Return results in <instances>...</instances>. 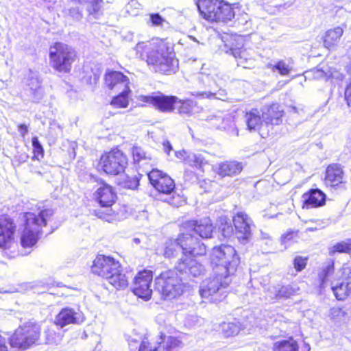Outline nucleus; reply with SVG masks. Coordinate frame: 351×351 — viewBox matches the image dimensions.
<instances>
[{"label":"nucleus","instance_id":"1","mask_svg":"<svg viewBox=\"0 0 351 351\" xmlns=\"http://www.w3.org/2000/svg\"><path fill=\"white\" fill-rule=\"evenodd\" d=\"M179 233L176 238L169 239L165 243L162 254L166 258H175L178 256V249L183 256H188L195 261L207 254V246L195 237L196 234L202 239L213 237L215 227L208 218L187 219L178 225Z\"/></svg>","mask_w":351,"mask_h":351},{"label":"nucleus","instance_id":"2","mask_svg":"<svg viewBox=\"0 0 351 351\" xmlns=\"http://www.w3.org/2000/svg\"><path fill=\"white\" fill-rule=\"evenodd\" d=\"M135 56L154 73L171 75L179 69L175 45L167 38L153 37L138 42L134 47Z\"/></svg>","mask_w":351,"mask_h":351},{"label":"nucleus","instance_id":"3","mask_svg":"<svg viewBox=\"0 0 351 351\" xmlns=\"http://www.w3.org/2000/svg\"><path fill=\"white\" fill-rule=\"evenodd\" d=\"M202 272V264L182 256L173 267L161 271L155 278V289L163 300L176 298L182 293L184 287L181 275L197 277Z\"/></svg>","mask_w":351,"mask_h":351},{"label":"nucleus","instance_id":"4","mask_svg":"<svg viewBox=\"0 0 351 351\" xmlns=\"http://www.w3.org/2000/svg\"><path fill=\"white\" fill-rule=\"evenodd\" d=\"M53 215V210L45 206L38 207L37 214L30 211L23 213V228L20 234L22 247L30 248L37 243L43 233V228L47 226Z\"/></svg>","mask_w":351,"mask_h":351},{"label":"nucleus","instance_id":"5","mask_svg":"<svg viewBox=\"0 0 351 351\" xmlns=\"http://www.w3.org/2000/svg\"><path fill=\"white\" fill-rule=\"evenodd\" d=\"M241 258L236 249L228 244L214 246L209 254V265L213 273L223 278L234 275L240 265Z\"/></svg>","mask_w":351,"mask_h":351},{"label":"nucleus","instance_id":"6","mask_svg":"<svg viewBox=\"0 0 351 351\" xmlns=\"http://www.w3.org/2000/svg\"><path fill=\"white\" fill-rule=\"evenodd\" d=\"M196 5L202 18L210 23L232 22L239 8L237 4L226 0H197Z\"/></svg>","mask_w":351,"mask_h":351},{"label":"nucleus","instance_id":"7","mask_svg":"<svg viewBox=\"0 0 351 351\" xmlns=\"http://www.w3.org/2000/svg\"><path fill=\"white\" fill-rule=\"evenodd\" d=\"M147 177L150 184L159 194L169 195L165 202L175 207L185 203V197L177 193L175 181L167 173L158 169H152Z\"/></svg>","mask_w":351,"mask_h":351},{"label":"nucleus","instance_id":"8","mask_svg":"<svg viewBox=\"0 0 351 351\" xmlns=\"http://www.w3.org/2000/svg\"><path fill=\"white\" fill-rule=\"evenodd\" d=\"M49 64L59 73H69L73 63L78 60L76 50L60 41L54 42L49 48Z\"/></svg>","mask_w":351,"mask_h":351},{"label":"nucleus","instance_id":"9","mask_svg":"<svg viewBox=\"0 0 351 351\" xmlns=\"http://www.w3.org/2000/svg\"><path fill=\"white\" fill-rule=\"evenodd\" d=\"M128 157L119 146L103 152L97 162L99 172L116 176L123 173L128 166Z\"/></svg>","mask_w":351,"mask_h":351},{"label":"nucleus","instance_id":"10","mask_svg":"<svg viewBox=\"0 0 351 351\" xmlns=\"http://www.w3.org/2000/svg\"><path fill=\"white\" fill-rule=\"evenodd\" d=\"M101 185L94 193V199L101 208L106 210H95V214L98 217L108 222L113 221L117 215L112 206L117 200V194L114 186L105 181L101 182Z\"/></svg>","mask_w":351,"mask_h":351},{"label":"nucleus","instance_id":"11","mask_svg":"<svg viewBox=\"0 0 351 351\" xmlns=\"http://www.w3.org/2000/svg\"><path fill=\"white\" fill-rule=\"evenodd\" d=\"M40 327L36 324H25L18 327L9 338L11 348L24 351L34 345L40 337Z\"/></svg>","mask_w":351,"mask_h":351},{"label":"nucleus","instance_id":"12","mask_svg":"<svg viewBox=\"0 0 351 351\" xmlns=\"http://www.w3.org/2000/svg\"><path fill=\"white\" fill-rule=\"evenodd\" d=\"M137 101L142 107L151 106L160 112L169 113L176 108L177 96L165 95L160 91L153 95H140Z\"/></svg>","mask_w":351,"mask_h":351},{"label":"nucleus","instance_id":"13","mask_svg":"<svg viewBox=\"0 0 351 351\" xmlns=\"http://www.w3.org/2000/svg\"><path fill=\"white\" fill-rule=\"evenodd\" d=\"M154 274L150 269L138 271L133 279L132 291L137 297L147 301L152 295V284Z\"/></svg>","mask_w":351,"mask_h":351},{"label":"nucleus","instance_id":"14","mask_svg":"<svg viewBox=\"0 0 351 351\" xmlns=\"http://www.w3.org/2000/svg\"><path fill=\"white\" fill-rule=\"evenodd\" d=\"M17 225L10 215L0 214V249H10L15 243Z\"/></svg>","mask_w":351,"mask_h":351},{"label":"nucleus","instance_id":"15","mask_svg":"<svg viewBox=\"0 0 351 351\" xmlns=\"http://www.w3.org/2000/svg\"><path fill=\"white\" fill-rule=\"evenodd\" d=\"M121 265V263L119 260L111 256L97 254L93 261L91 272L103 279H106L117 268H119Z\"/></svg>","mask_w":351,"mask_h":351},{"label":"nucleus","instance_id":"16","mask_svg":"<svg viewBox=\"0 0 351 351\" xmlns=\"http://www.w3.org/2000/svg\"><path fill=\"white\" fill-rule=\"evenodd\" d=\"M323 182L326 188L338 189L347 183L343 167L338 163L329 164L325 170Z\"/></svg>","mask_w":351,"mask_h":351},{"label":"nucleus","instance_id":"17","mask_svg":"<svg viewBox=\"0 0 351 351\" xmlns=\"http://www.w3.org/2000/svg\"><path fill=\"white\" fill-rule=\"evenodd\" d=\"M252 219L247 213L237 212L232 217V224L234 228V236L240 243L247 241L252 236Z\"/></svg>","mask_w":351,"mask_h":351},{"label":"nucleus","instance_id":"18","mask_svg":"<svg viewBox=\"0 0 351 351\" xmlns=\"http://www.w3.org/2000/svg\"><path fill=\"white\" fill-rule=\"evenodd\" d=\"M228 278H223L219 273H213V276L208 278L205 285L201 287L199 290L201 297L215 301V300L213 297L217 293L219 289L228 287L230 281Z\"/></svg>","mask_w":351,"mask_h":351},{"label":"nucleus","instance_id":"19","mask_svg":"<svg viewBox=\"0 0 351 351\" xmlns=\"http://www.w3.org/2000/svg\"><path fill=\"white\" fill-rule=\"evenodd\" d=\"M84 319L82 312L75 311L69 307L62 308L56 315L54 324L60 328H63L70 324H80Z\"/></svg>","mask_w":351,"mask_h":351},{"label":"nucleus","instance_id":"20","mask_svg":"<svg viewBox=\"0 0 351 351\" xmlns=\"http://www.w3.org/2000/svg\"><path fill=\"white\" fill-rule=\"evenodd\" d=\"M302 208L311 209L322 207L326 202V195L319 189H310L302 195Z\"/></svg>","mask_w":351,"mask_h":351},{"label":"nucleus","instance_id":"21","mask_svg":"<svg viewBox=\"0 0 351 351\" xmlns=\"http://www.w3.org/2000/svg\"><path fill=\"white\" fill-rule=\"evenodd\" d=\"M285 114L283 107L277 102L266 105L262 110V117L266 125H278L281 124Z\"/></svg>","mask_w":351,"mask_h":351},{"label":"nucleus","instance_id":"22","mask_svg":"<svg viewBox=\"0 0 351 351\" xmlns=\"http://www.w3.org/2000/svg\"><path fill=\"white\" fill-rule=\"evenodd\" d=\"M344 34L343 27L336 26L326 29L321 37L323 47L329 50H335Z\"/></svg>","mask_w":351,"mask_h":351},{"label":"nucleus","instance_id":"23","mask_svg":"<svg viewBox=\"0 0 351 351\" xmlns=\"http://www.w3.org/2000/svg\"><path fill=\"white\" fill-rule=\"evenodd\" d=\"M104 84L110 90L119 89L122 85L124 88L130 87L128 76L117 71H108L104 75Z\"/></svg>","mask_w":351,"mask_h":351},{"label":"nucleus","instance_id":"24","mask_svg":"<svg viewBox=\"0 0 351 351\" xmlns=\"http://www.w3.org/2000/svg\"><path fill=\"white\" fill-rule=\"evenodd\" d=\"M243 171V165L236 160H226L218 165L217 174L221 177H233L238 176Z\"/></svg>","mask_w":351,"mask_h":351},{"label":"nucleus","instance_id":"25","mask_svg":"<svg viewBox=\"0 0 351 351\" xmlns=\"http://www.w3.org/2000/svg\"><path fill=\"white\" fill-rule=\"evenodd\" d=\"M105 280L117 291L124 290L129 285L128 278L123 271L122 264Z\"/></svg>","mask_w":351,"mask_h":351},{"label":"nucleus","instance_id":"26","mask_svg":"<svg viewBox=\"0 0 351 351\" xmlns=\"http://www.w3.org/2000/svg\"><path fill=\"white\" fill-rule=\"evenodd\" d=\"M160 339L157 343L159 351H176L182 346V342L178 337L166 336L165 334L160 333Z\"/></svg>","mask_w":351,"mask_h":351},{"label":"nucleus","instance_id":"27","mask_svg":"<svg viewBox=\"0 0 351 351\" xmlns=\"http://www.w3.org/2000/svg\"><path fill=\"white\" fill-rule=\"evenodd\" d=\"M245 123L247 130L254 131L259 130L264 122L260 111L257 108H252L245 114Z\"/></svg>","mask_w":351,"mask_h":351},{"label":"nucleus","instance_id":"28","mask_svg":"<svg viewBox=\"0 0 351 351\" xmlns=\"http://www.w3.org/2000/svg\"><path fill=\"white\" fill-rule=\"evenodd\" d=\"M132 90L130 87L124 88L118 95L114 96L110 104L114 108H125L129 106Z\"/></svg>","mask_w":351,"mask_h":351},{"label":"nucleus","instance_id":"29","mask_svg":"<svg viewBox=\"0 0 351 351\" xmlns=\"http://www.w3.org/2000/svg\"><path fill=\"white\" fill-rule=\"evenodd\" d=\"M335 272V261L330 260L327 265L324 267L318 274V281L319 286L323 287L328 282L329 277Z\"/></svg>","mask_w":351,"mask_h":351},{"label":"nucleus","instance_id":"30","mask_svg":"<svg viewBox=\"0 0 351 351\" xmlns=\"http://www.w3.org/2000/svg\"><path fill=\"white\" fill-rule=\"evenodd\" d=\"M298 345L293 337L274 343L272 351H299Z\"/></svg>","mask_w":351,"mask_h":351},{"label":"nucleus","instance_id":"31","mask_svg":"<svg viewBox=\"0 0 351 351\" xmlns=\"http://www.w3.org/2000/svg\"><path fill=\"white\" fill-rule=\"evenodd\" d=\"M131 156L134 164L150 159L147 152L140 145H134L130 150Z\"/></svg>","mask_w":351,"mask_h":351},{"label":"nucleus","instance_id":"32","mask_svg":"<svg viewBox=\"0 0 351 351\" xmlns=\"http://www.w3.org/2000/svg\"><path fill=\"white\" fill-rule=\"evenodd\" d=\"M337 253L351 254V240L338 242L328 249V254L330 256Z\"/></svg>","mask_w":351,"mask_h":351},{"label":"nucleus","instance_id":"33","mask_svg":"<svg viewBox=\"0 0 351 351\" xmlns=\"http://www.w3.org/2000/svg\"><path fill=\"white\" fill-rule=\"evenodd\" d=\"M232 36H230L228 43H226L227 47V53L233 55L237 59H239L240 62H243L246 59L245 50H243L240 45H238L236 47L232 46Z\"/></svg>","mask_w":351,"mask_h":351},{"label":"nucleus","instance_id":"34","mask_svg":"<svg viewBox=\"0 0 351 351\" xmlns=\"http://www.w3.org/2000/svg\"><path fill=\"white\" fill-rule=\"evenodd\" d=\"M269 68L271 71H278V73L282 76L289 75L292 71V67L284 60H278L274 64H268Z\"/></svg>","mask_w":351,"mask_h":351},{"label":"nucleus","instance_id":"35","mask_svg":"<svg viewBox=\"0 0 351 351\" xmlns=\"http://www.w3.org/2000/svg\"><path fill=\"white\" fill-rule=\"evenodd\" d=\"M142 175L138 173L135 174H126L122 180V185L124 188L129 189H136L139 185V182Z\"/></svg>","mask_w":351,"mask_h":351},{"label":"nucleus","instance_id":"36","mask_svg":"<svg viewBox=\"0 0 351 351\" xmlns=\"http://www.w3.org/2000/svg\"><path fill=\"white\" fill-rule=\"evenodd\" d=\"M176 106L180 114L191 115L193 110V102L190 99H180L177 97Z\"/></svg>","mask_w":351,"mask_h":351},{"label":"nucleus","instance_id":"37","mask_svg":"<svg viewBox=\"0 0 351 351\" xmlns=\"http://www.w3.org/2000/svg\"><path fill=\"white\" fill-rule=\"evenodd\" d=\"M32 156L33 160H40L44 158L45 151L43 145L40 144L37 136L32 138Z\"/></svg>","mask_w":351,"mask_h":351},{"label":"nucleus","instance_id":"38","mask_svg":"<svg viewBox=\"0 0 351 351\" xmlns=\"http://www.w3.org/2000/svg\"><path fill=\"white\" fill-rule=\"evenodd\" d=\"M309 260L308 256L295 255L292 261V265L296 273H300L304 270L307 266Z\"/></svg>","mask_w":351,"mask_h":351},{"label":"nucleus","instance_id":"39","mask_svg":"<svg viewBox=\"0 0 351 351\" xmlns=\"http://www.w3.org/2000/svg\"><path fill=\"white\" fill-rule=\"evenodd\" d=\"M333 293L338 300H344L350 294V289L346 283H340L332 288Z\"/></svg>","mask_w":351,"mask_h":351},{"label":"nucleus","instance_id":"40","mask_svg":"<svg viewBox=\"0 0 351 351\" xmlns=\"http://www.w3.org/2000/svg\"><path fill=\"white\" fill-rule=\"evenodd\" d=\"M294 289L291 287L282 286L275 293V299L286 300L294 295Z\"/></svg>","mask_w":351,"mask_h":351},{"label":"nucleus","instance_id":"41","mask_svg":"<svg viewBox=\"0 0 351 351\" xmlns=\"http://www.w3.org/2000/svg\"><path fill=\"white\" fill-rule=\"evenodd\" d=\"M138 351H159V348L158 343L154 344L147 337H144L141 341Z\"/></svg>","mask_w":351,"mask_h":351},{"label":"nucleus","instance_id":"42","mask_svg":"<svg viewBox=\"0 0 351 351\" xmlns=\"http://www.w3.org/2000/svg\"><path fill=\"white\" fill-rule=\"evenodd\" d=\"M141 9V5L136 0L130 1L125 6L126 12L132 16H138Z\"/></svg>","mask_w":351,"mask_h":351},{"label":"nucleus","instance_id":"43","mask_svg":"<svg viewBox=\"0 0 351 351\" xmlns=\"http://www.w3.org/2000/svg\"><path fill=\"white\" fill-rule=\"evenodd\" d=\"M206 163L205 158L200 155H193V158L188 161L189 166L194 169H201Z\"/></svg>","mask_w":351,"mask_h":351},{"label":"nucleus","instance_id":"44","mask_svg":"<svg viewBox=\"0 0 351 351\" xmlns=\"http://www.w3.org/2000/svg\"><path fill=\"white\" fill-rule=\"evenodd\" d=\"M151 25L153 27H163L165 24H169L167 20L159 13H151L149 14Z\"/></svg>","mask_w":351,"mask_h":351},{"label":"nucleus","instance_id":"45","mask_svg":"<svg viewBox=\"0 0 351 351\" xmlns=\"http://www.w3.org/2000/svg\"><path fill=\"white\" fill-rule=\"evenodd\" d=\"M237 326L233 323H224L223 325V332L226 337L233 336L237 333Z\"/></svg>","mask_w":351,"mask_h":351},{"label":"nucleus","instance_id":"46","mask_svg":"<svg viewBox=\"0 0 351 351\" xmlns=\"http://www.w3.org/2000/svg\"><path fill=\"white\" fill-rule=\"evenodd\" d=\"M221 234L224 238H230L234 235V228L233 225L229 223H225L221 228Z\"/></svg>","mask_w":351,"mask_h":351},{"label":"nucleus","instance_id":"47","mask_svg":"<svg viewBox=\"0 0 351 351\" xmlns=\"http://www.w3.org/2000/svg\"><path fill=\"white\" fill-rule=\"evenodd\" d=\"M344 100L349 108H351V81L345 87Z\"/></svg>","mask_w":351,"mask_h":351},{"label":"nucleus","instance_id":"48","mask_svg":"<svg viewBox=\"0 0 351 351\" xmlns=\"http://www.w3.org/2000/svg\"><path fill=\"white\" fill-rule=\"evenodd\" d=\"M298 232H295L293 230H289L287 232L284 233L281 237V240L284 243H287L288 241H291L294 236L297 234Z\"/></svg>","mask_w":351,"mask_h":351},{"label":"nucleus","instance_id":"49","mask_svg":"<svg viewBox=\"0 0 351 351\" xmlns=\"http://www.w3.org/2000/svg\"><path fill=\"white\" fill-rule=\"evenodd\" d=\"M18 130L22 137H24L28 132V127L24 123H21L18 125Z\"/></svg>","mask_w":351,"mask_h":351},{"label":"nucleus","instance_id":"50","mask_svg":"<svg viewBox=\"0 0 351 351\" xmlns=\"http://www.w3.org/2000/svg\"><path fill=\"white\" fill-rule=\"evenodd\" d=\"M0 351H9L5 338L0 335Z\"/></svg>","mask_w":351,"mask_h":351},{"label":"nucleus","instance_id":"51","mask_svg":"<svg viewBox=\"0 0 351 351\" xmlns=\"http://www.w3.org/2000/svg\"><path fill=\"white\" fill-rule=\"evenodd\" d=\"M27 158H28V155L25 154L23 158L21 160L19 159L18 162H19V163L24 162L27 160Z\"/></svg>","mask_w":351,"mask_h":351},{"label":"nucleus","instance_id":"52","mask_svg":"<svg viewBox=\"0 0 351 351\" xmlns=\"http://www.w3.org/2000/svg\"><path fill=\"white\" fill-rule=\"evenodd\" d=\"M167 149H169V151L171 149V145L169 143H167Z\"/></svg>","mask_w":351,"mask_h":351}]
</instances>
